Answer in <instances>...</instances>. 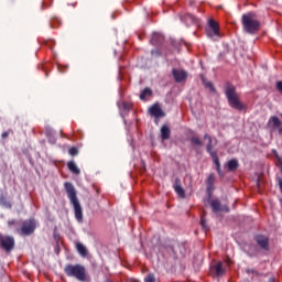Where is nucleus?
<instances>
[{"instance_id":"c9c22d12","label":"nucleus","mask_w":282,"mask_h":282,"mask_svg":"<svg viewBox=\"0 0 282 282\" xmlns=\"http://www.w3.org/2000/svg\"><path fill=\"white\" fill-rule=\"evenodd\" d=\"M123 107H124L126 109H131V106L128 105L127 102H123Z\"/></svg>"},{"instance_id":"6e6552de","label":"nucleus","mask_w":282,"mask_h":282,"mask_svg":"<svg viewBox=\"0 0 282 282\" xmlns=\"http://www.w3.org/2000/svg\"><path fill=\"white\" fill-rule=\"evenodd\" d=\"M172 74L176 83H184L188 78V73L184 69L174 68Z\"/></svg>"},{"instance_id":"5701e85b","label":"nucleus","mask_w":282,"mask_h":282,"mask_svg":"<svg viewBox=\"0 0 282 282\" xmlns=\"http://www.w3.org/2000/svg\"><path fill=\"white\" fill-rule=\"evenodd\" d=\"M227 169L228 171H237V169H239V161L237 160H230L227 163Z\"/></svg>"},{"instance_id":"2f4dec72","label":"nucleus","mask_w":282,"mask_h":282,"mask_svg":"<svg viewBox=\"0 0 282 282\" xmlns=\"http://www.w3.org/2000/svg\"><path fill=\"white\" fill-rule=\"evenodd\" d=\"M15 225H17V220L14 219L8 221L9 228H12V226H15Z\"/></svg>"},{"instance_id":"9b49d317","label":"nucleus","mask_w":282,"mask_h":282,"mask_svg":"<svg viewBox=\"0 0 282 282\" xmlns=\"http://www.w3.org/2000/svg\"><path fill=\"white\" fill-rule=\"evenodd\" d=\"M256 241L262 250H268L270 248V240L265 236H257Z\"/></svg>"},{"instance_id":"0eeeda50","label":"nucleus","mask_w":282,"mask_h":282,"mask_svg":"<svg viewBox=\"0 0 282 282\" xmlns=\"http://www.w3.org/2000/svg\"><path fill=\"white\" fill-rule=\"evenodd\" d=\"M208 25L209 29L206 31L207 36H209L210 39H213V36H219V24L215 20L209 19Z\"/></svg>"},{"instance_id":"4468645a","label":"nucleus","mask_w":282,"mask_h":282,"mask_svg":"<svg viewBox=\"0 0 282 282\" xmlns=\"http://www.w3.org/2000/svg\"><path fill=\"white\" fill-rule=\"evenodd\" d=\"M210 206L214 213H221V210H224L225 213H228L229 210L227 206H221V203L219 200H212Z\"/></svg>"},{"instance_id":"f257e3e1","label":"nucleus","mask_w":282,"mask_h":282,"mask_svg":"<svg viewBox=\"0 0 282 282\" xmlns=\"http://www.w3.org/2000/svg\"><path fill=\"white\" fill-rule=\"evenodd\" d=\"M65 191L68 195V199L70 204L74 207V213H75V219L77 221H83V206H80V202H78V196H76V187H74V184L66 182L64 184Z\"/></svg>"},{"instance_id":"cd10ccee","label":"nucleus","mask_w":282,"mask_h":282,"mask_svg":"<svg viewBox=\"0 0 282 282\" xmlns=\"http://www.w3.org/2000/svg\"><path fill=\"white\" fill-rule=\"evenodd\" d=\"M68 153H69V155H78V149H76V148H70V149L68 150Z\"/></svg>"},{"instance_id":"1a4fd4ad","label":"nucleus","mask_w":282,"mask_h":282,"mask_svg":"<svg viewBox=\"0 0 282 282\" xmlns=\"http://www.w3.org/2000/svg\"><path fill=\"white\" fill-rule=\"evenodd\" d=\"M204 140H207V147H206L207 153H209V155L213 153H217V151L214 150L215 145L217 144V139L216 138L213 139L210 134L206 133L204 135Z\"/></svg>"},{"instance_id":"b1692460","label":"nucleus","mask_w":282,"mask_h":282,"mask_svg":"<svg viewBox=\"0 0 282 282\" xmlns=\"http://www.w3.org/2000/svg\"><path fill=\"white\" fill-rule=\"evenodd\" d=\"M191 142H192V144H195L196 147H204V142H202V139L198 137H192Z\"/></svg>"},{"instance_id":"a211bd4d","label":"nucleus","mask_w":282,"mask_h":282,"mask_svg":"<svg viewBox=\"0 0 282 282\" xmlns=\"http://www.w3.org/2000/svg\"><path fill=\"white\" fill-rule=\"evenodd\" d=\"M171 138V128L169 126H163L161 128V140H169Z\"/></svg>"},{"instance_id":"f03ea898","label":"nucleus","mask_w":282,"mask_h":282,"mask_svg":"<svg viewBox=\"0 0 282 282\" xmlns=\"http://www.w3.org/2000/svg\"><path fill=\"white\" fill-rule=\"evenodd\" d=\"M241 23L247 34H254V32H259L261 28V22H259L257 13L254 12L245 13L241 18Z\"/></svg>"},{"instance_id":"20e7f679","label":"nucleus","mask_w":282,"mask_h":282,"mask_svg":"<svg viewBox=\"0 0 282 282\" xmlns=\"http://www.w3.org/2000/svg\"><path fill=\"white\" fill-rule=\"evenodd\" d=\"M64 272L67 276H72L77 281L87 280V269L83 264H67L64 268Z\"/></svg>"},{"instance_id":"4be33fe9","label":"nucleus","mask_w":282,"mask_h":282,"mask_svg":"<svg viewBox=\"0 0 282 282\" xmlns=\"http://www.w3.org/2000/svg\"><path fill=\"white\" fill-rule=\"evenodd\" d=\"M76 250H77V252H79L80 257H87V254H88L87 247H85V245H83V242L76 243Z\"/></svg>"},{"instance_id":"bb28decb","label":"nucleus","mask_w":282,"mask_h":282,"mask_svg":"<svg viewBox=\"0 0 282 282\" xmlns=\"http://www.w3.org/2000/svg\"><path fill=\"white\" fill-rule=\"evenodd\" d=\"M144 282H155V274L150 273L144 278Z\"/></svg>"},{"instance_id":"412c9836","label":"nucleus","mask_w":282,"mask_h":282,"mask_svg":"<svg viewBox=\"0 0 282 282\" xmlns=\"http://www.w3.org/2000/svg\"><path fill=\"white\" fill-rule=\"evenodd\" d=\"M67 166L70 173H74V175H80V169H78V165H76L74 161L68 162Z\"/></svg>"},{"instance_id":"393cba45","label":"nucleus","mask_w":282,"mask_h":282,"mask_svg":"<svg viewBox=\"0 0 282 282\" xmlns=\"http://www.w3.org/2000/svg\"><path fill=\"white\" fill-rule=\"evenodd\" d=\"M152 91L149 88H144L140 94V99L145 100L147 96H151Z\"/></svg>"},{"instance_id":"9d476101","label":"nucleus","mask_w":282,"mask_h":282,"mask_svg":"<svg viewBox=\"0 0 282 282\" xmlns=\"http://www.w3.org/2000/svg\"><path fill=\"white\" fill-rule=\"evenodd\" d=\"M174 191L182 199L186 197V192L184 191V187H182V181H180V178H176L174 182Z\"/></svg>"},{"instance_id":"aec40b11","label":"nucleus","mask_w":282,"mask_h":282,"mask_svg":"<svg viewBox=\"0 0 282 282\" xmlns=\"http://www.w3.org/2000/svg\"><path fill=\"white\" fill-rule=\"evenodd\" d=\"M183 21H185L186 25H193V23L195 24L199 23V20H197V18H195L193 14H186L183 18Z\"/></svg>"},{"instance_id":"6ab92c4d","label":"nucleus","mask_w":282,"mask_h":282,"mask_svg":"<svg viewBox=\"0 0 282 282\" xmlns=\"http://www.w3.org/2000/svg\"><path fill=\"white\" fill-rule=\"evenodd\" d=\"M163 41H164V35L160 33L152 34V39H151L152 45H160V43H162Z\"/></svg>"},{"instance_id":"f8f14e48","label":"nucleus","mask_w":282,"mask_h":282,"mask_svg":"<svg viewBox=\"0 0 282 282\" xmlns=\"http://www.w3.org/2000/svg\"><path fill=\"white\" fill-rule=\"evenodd\" d=\"M212 272L216 276H224V274H226V269H224V262H217L214 267H212Z\"/></svg>"},{"instance_id":"a878e982","label":"nucleus","mask_w":282,"mask_h":282,"mask_svg":"<svg viewBox=\"0 0 282 282\" xmlns=\"http://www.w3.org/2000/svg\"><path fill=\"white\" fill-rule=\"evenodd\" d=\"M278 166L281 171V176H278V184H279L280 191L282 193V161H279Z\"/></svg>"},{"instance_id":"473e14b6","label":"nucleus","mask_w":282,"mask_h":282,"mask_svg":"<svg viewBox=\"0 0 282 282\" xmlns=\"http://www.w3.org/2000/svg\"><path fill=\"white\" fill-rule=\"evenodd\" d=\"M0 204L6 206V197L3 195L0 196Z\"/></svg>"},{"instance_id":"c85d7f7f","label":"nucleus","mask_w":282,"mask_h":282,"mask_svg":"<svg viewBox=\"0 0 282 282\" xmlns=\"http://www.w3.org/2000/svg\"><path fill=\"white\" fill-rule=\"evenodd\" d=\"M278 91L282 95V82H276V85H275Z\"/></svg>"},{"instance_id":"39448f33","label":"nucleus","mask_w":282,"mask_h":282,"mask_svg":"<svg viewBox=\"0 0 282 282\" xmlns=\"http://www.w3.org/2000/svg\"><path fill=\"white\" fill-rule=\"evenodd\" d=\"M36 230V221L34 219L24 220L21 229H18L20 235H24L25 237L32 235Z\"/></svg>"},{"instance_id":"f3484780","label":"nucleus","mask_w":282,"mask_h":282,"mask_svg":"<svg viewBox=\"0 0 282 282\" xmlns=\"http://www.w3.org/2000/svg\"><path fill=\"white\" fill-rule=\"evenodd\" d=\"M206 184H207V193L215 191V175L214 174L208 175Z\"/></svg>"},{"instance_id":"7c9ffc66","label":"nucleus","mask_w":282,"mask_h":282,"mask_svg":"<svg viewBox=\"0 0 282 282\" xmlns=\"http://www.w3.org/2000/svg\"><path fill=\"white\" fill-rule=\"evenodd\" d=\"M205 85L208 87V89H210V91L215 90V88L213 87V83L207 82V83H205Z\"/></svg>"},{"instance_id":"2eb2a0df","label":"nucleus","mask_w":282,"mask_h":282,"mask_svg":"<svg viewBox=\"0 0 282 282\" xmlns=\"http://www.w3.org/2000/svg\"><path fill=\"white\" fill-rule=\"evenodd\" d=\"M269 124H272L273 129H278V132L280 133V135H282L281 119H279V117H271L269 119Z\"/></svg>"},{"instance_id":"72a5a7b5","label":"nucleus","mask_w":282,"mask_h":282,"mask_svg":"<svg viewBox=\"0 0 282 282\" xmlns=\"http://www.w3.org/2000/svg\"><path fill=\"white\" fill-rule=\"evenodd\" d=\"M160 51L155 50V51H152V56H160Z\"/></svg>"},{"instance_id":"4c0bfd02","label":"nucleus","mask_w":282,"mask_h":282,"mask_svg":"<svg viewBox=\"0 0 282 282\" xmlns=\"http://www.w3.org/2000/svg\"><path fill=\"white\" fill-rule=\"evenodd\" d=\"M130 282H140L139 280L132 279Z\"/></svg>"},{"instance_id":"423d86ee","label":"nucleus","mask_w":282,"mask_h":282,"mask_svg":"<svg viewBox=\"0 0 282 282\" xmlns=\"http://www.w3.org/2000/svg\"><path fill=\"white\" fill-rule=\"evenodd\" d=\"M0 243L3 250H6V252H10L11 250H14L13 237L0 235Z\"/></svg>"},{"instance_id":"dca6fc26","label":"nucleus","mask_w":282,"mask_h":282,"mask_svg":"<svg viewBox=\"0 0 282 282\" xmlns=\"http://www.w3.org/2000/svg\"><path fill=\"white\" fill-rule=\"evenodd\" d=\"M209 155L212 156L213 162L216 165V171L218 175H221V164L219 163V156L217 155V152H212V154Z\"/></svg>"},{"instance_id":"e433bc0d","label":"nucleus","mask_w":282,"mask_h":282,"mask_svg":"<svg viewBox=\"0 0 282 282\" xmlns=\"http://www.w3.org/2000/svg\"><path fill=\"white\" fill-rule=\"evenodd\" d=\"M268 282H276L274 278H270Z\"/></svg>"},{"instance_id":"c756f323","label":"nucleus","mask_w":282,"mask_h":282,"mask_svg":"<svg viewBox=\"0 0 282 282\" xmlns=\"http://www.w3.org/2000/svg\"><path fill=\"white\" fill-rule=\"evenodd\" d=\"M200 226L204 228V230H206L207 226H206V219H204V217L200 218Z\"/></svg>"},{"instance_id":"f704fd0d","label":"nucleus","mask_w":282,"mask_h":282,"mask_svg":"<svg viewBox=\"0 0 282 282\" xmlns=\"http://www.w3.org/2000/svg\"><path fill=\"white\" fill-rule=\"evenodd\" d=\"M8 135H10V132L9 131H6L2 133V138L6 140V138H8Z\"/></svg>"},{"instance_id":"7ed1b4c3","label":"nucleus","mask_w":282,"mask_h":282,"mask_svg":"<svg viewBox=\"0 0 282 282\" xmlns=\"http://www.w3.org/2000/svg\"><path fill=\"white\" fill-rule=\"evenodd\" d=\"M225 94L229 106H231L232 109H237L238 111H243V109H246V105L239 100V94H237V88L235 86L227 85L225 88Z\"/></svg>"},{"instance_id":"58836bf2","label":"nucleus","mask_w":282,"mask_h":282,"mask_svg":"<svg viewBox=\"0 0 282 282\" xmlns=\"http://www.w3.org/2000/svg\"><path fill=\"white\" fill-rule=\"evenodd\" d=\"M105 282H111V280H105Z\"/></svg>"},{"instance_id":"ddd939ff","label":"nucleus","mask_w":282,"mask_h":282,"mask_svg":"<svg viewBox=\"0 0 282 282\" xmlns=\"http://www.w3.org/2000/svg\"><path fill=\"white\" fill-rule=\"evenodd\" d=\"M149 112L151 116H154V118H164V111L159 105H154L149 109Z\"/></svg>"}]
</instances>
